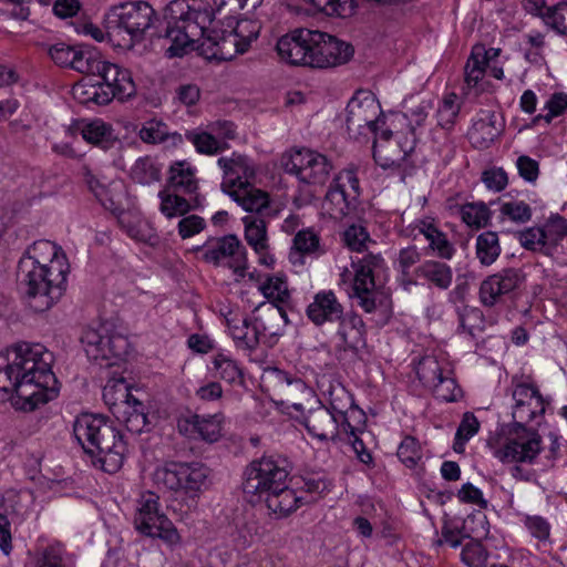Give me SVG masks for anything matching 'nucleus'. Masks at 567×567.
<instances>
[{"label": "nucleus", "instance_id": "79ce46f5", "mask_svg": "<svg viewBox=\"0 0 567 567\" xmlns=\"http://www.w3.org/2000/svg\"><path fill=\"white\" fill-rule=\"evenodd\" d=\"M131 394L124 379L110 380L103 388V400L113 415L120 406H124Z\"/></svg>", "mask_w": 567, "mask_h": 567}, {"label": "nucleus", "instance_id": "bf43d9fd", "mask_svg": "<svg viewBox=\"0 0 567 567\" xmlns=\"http://www.w3.org/2000/svg\"><path fill=\"white\" fill-rule=\"evenodd\" d=\"M420 381L432 389L444 377L443 369L434 358L423 359L416 370Z\"/></svg>", "mask_w": 567, "mask_h": 567}, {"label": "nucleus", "instance_id": "c756f323", "mask_svg": "<svg viewBox=\"0 0 567 567\" xmlns=\"http://www.w3.org/2000/svg\"><path fill=\"white\" fill-rule=\"evenodd\" d=\"M261 498L265 499L267 507L279 517H286L296 511L301 501L295 489L288 487L287 482Z\"/></svg>", "mask_w": 567, "mask_h": 567}, {"label": "nucleus", "instance_id": "9b49d317", "mask_svg": "<svg viewBox=\"0 0 567 567\" xmlns=\"http://www.w3.org/2000/svg\"><path fill=\"white\" fill-rule=\"evenodd\" d=\"M542 450V436L536 430L514 424L511 435L495 450L494 456L502 463L533 464Z\"/></svg>", "mask_w": 567, "mask_h": 567}, {"label": "nucleus", "instance_id": "f704fd0d", "mask_svg": "<svg viewBox=\"0 0 567 567\" xmlns=\"http://www.w3.org/2000/svg\"><path fill=\"white\" fill-rule=\"evenodd\" d=\"M32 567H74V561L60 544H52L38 550Z\"/></svg>", "mask_w": 567, "mask_h": 567}, {"label": "nucleus", "instance_id": "864d4df0", "mask_svg": "<svg viewBox=\"0 0 567 567\" xmlns=\"http://www.w3.org/2000/svg\"><path fill=\"white\" fill-rule=\"evenodd\" d=\"M480 430V422L472 412L463 414L461 423L456 430L453 449L460 453L464 451V445L470 441Z\"/></svg>", "mask_w": 567, "mask_h": 567}, {"label": "nucleus", "instance_id": "7c9ffc66", "mask_svg": "<svg viewBox=\"0 0 567 567\" xmlns=\"http://www.w3.org/2000/svg\"><path fill=\"white\" fill-rule=\"evenodd\" d=\"M259 313L254 317L252 322L255 324V330L257 336L259 337V342L261 340L272 339L282 334V315L281 310L276 309L275 307H267L266 309H261L260 307L257 309Z\"/></svg>", "mask_w": 567, "mask_h": 567}, {"label": "nucleus", "instance_id": "c03bdc74", "mask_svg": "<svg viewBox=\"0 0 567 567\" xmlns=\"http://www.w3.org/2000/svg\"><path fill=\"white\" fill-rule=\"evenodd\" d=\"M158 196L161 198L159 210L167 218L184 216L192 208L199 205L197 198L195 199V205L192 206L190 203L184 197L176 194H167L165 190L159 192Z\"/></svg>", "mask_w": 567, "mask_h": 567}, {"label": "nucleus", "instance_id": "9d476101", "mask_svg": "<svg viewBox=\"0 0 567 567\" xmlns=\"http://www.w3.org/2000/svg\"><path fill=\"white\" fill-rule=\"evenodd\" d=\"M284 171L293 175L300 183L313 186L324 185L333 169L332 162L312 150H297L282 161Z\"/></svg>", "mask_w": 567, "mask_h": 567}, {"label": "nucleus", "instance_id": "13d9d810", "mask_svg": "<svg viewBox=\"0 0 567 567\" xmlns=\"http://www.w3.org/2000/svg\"><path fill=\"white\" fill-rule=\"evenodd\" d=\"M544 23L561 35L567 37V2H560L546 9Z\"/></svg>", "mask_w": 567, "mask_h": 567}, {"label": "nucleus", "instance_id": "2f4dec72", "mask_svg": "<svg viewBox=\"0 0 567 567\" xmlns=\"http://www.w3.org/2000/svg\"><path fill=\"white\" fill-rule=\"evenodd\" d=\"M351 200L353 199L349 190L332 181L324 196L323 207L331 217L341 218L349 213Z\"/></svg>", "mask_w": 567, "mask_h": 567}, {"label": "nucleus", "instance_id": "f3484780", "mask_svg": "<svg viewBox=\"0 0 567 567\" xmlns=\"http://www.w3.org/2000/svg\"><path fill=\"white\" fill-rule=\"evenodd\" d=\"M526 280L520 268H506L488 276L481 282L480 301L485 307H494L504 296L518 290Z\"/></svg>", "mask_w": 567, "mask_h": 567}, {"label": "nucleus", "instance_id": "1a4fd4ad", "mask_svg": "<svg viewBox=\"0 0 567 567\" xmlns=\"http://www.w3.org/2000/svg\"><path fill=\"white\" fill-rule=\"evenodd\" d=\"M208 476V468L200 463H172L155 472V480L168 489L183 492L192 504L195 505V498L205 484Z\"/></svg>", "mask_w": 567, "mask_h": 567}, {"label": "nucleus", "instance_id": "ea45409f", "mask_svg": "<svg viewBox=\"0 0 567 567\" xmlns=\"http://www.w3.org/2000/svg\"><path fill=\"white\" fill-rule=\"evenodd\" d=\"M82 137L104 150L110 148L114 143L113 130L101 120H94L82 128Z\"/></svg>", "mask_w": 567, "mask_h": 567}, {"label": "nucleus", "instance_id": "f03ea898", "mask_svg": "<svg viewBox=\"0 0 567 567\" xmlns=\"http://www.w3.org/2000/svg\"><path fill=\"white\" fill-rule=\"evenodd\" d=\"M54 357L43 344L20 342L0 355V401L13 400L23 411H33L55 399L58 380Z\"/></svg>", "mask_w": 567, "mask_h": 567}, {"label": "nucleus", "instance_id": "6e6d98bb", "mask_svg": "<svg viewBox=\"0 0 567 567\" xmlns=\"http://www.w3.org/2000/svg\"><path fill=\"white\" fill-rule=\"evenodd\" d=\"M293 248L301 255L324 254L320 246V237L312 229L299 230L293 238Z\"/></svg>", "mask_w": 567, "mask_h": 567}, {"label": "nucleus", "instance_id": "58836bf2", "mask_svg": "<svg viewBox=\"0 0 567 567\" xmlns=\"http://www.w3.org/2000/svg\"><path fill=\"white\" fill-rule=\"evenodd\" d=\"M223 25L234 30L241 51H247L251 42L258 38L259 27L251 20L238 21L235 17L228 16L223 20Z\"/></svg>", "mask_w": 567, "mask_h": 567}, {"label": "nucleus", "instance_id": "72a5a7b5", "mask_svg": "<svg viewBox=\"0 0 567 567\" xmlns=\"http://www.w3.org/2000/svg\"><path fill=\"white\" fill-rule=\"evenodd\" d=\"M236 203H238L245 210L250 213H261L268 208L269 198L267 193L255 189L250 186H244L243 189H233L228 194Z\"/></svg>", "mask_w": 567, "mask_h": 567}, {"label": "nucleus", "instance_id": "20e7f679", "mask_svg": "<svg viewBox=\"0 0 567 567\" xmlns=\"http://www.w3.org/2000/svg\"><path fill=\"white\" fill-rule=\"evenodd\" d=\"M68 267L45 268L29 261H19L17 280L31 310L44 312L63 296L66 289Z\"/></svg>", "mask_w": 567, "mask_h": 567}, {"label": "nucleus", "instance_id": "a19ab883", "mask_svg": "<svg viewBox=\"0 0 567 567\" xmlns=\"http://www.w3.org/2000/svg\"><path fill=\"white\" fill-rule=\"evenodd\" d=\"M462 220L470 227L480 229L489 224L492 213L483 202L466 203L461 206Z\"/></svg>", "mask_w": 567, "mask_h": 567}, {"label": "nucleus", "instance_id": "dca6fc26", "mask_svg": "<svg viewBox=\"0 0 567 567\" xmlns=\"http://www.w3.org/2000/svg\"><path fill=\"white\" fill-rule=\"evenodd\" d=\"M81 341L89 359L106 361V365H114L127 352L128 341L121 334L109 333L107 329H87Z\"/></svg>", "mask_w": 567, "mask_h": 567}, {"label": "nucleus", "instance_id": "6ab92c4d", "mask_svg": "<svg viewBox=\"0 0 567 567\" xmlns=\"http://www.w3.org/2000/svg\"><path fill=\"white\" fill-rule=\"evenodd\" d=\"M313 31L295 29L280 37L276 45L280 59L291 65L309 66Z\"/></svg>", "mask_w": 567, "mask_h": 567}, {"label": "nucleus", "instance_id": "37998d69", "mask_svg": "<svg viewBox=\"0 0 567 567\" xmlns=\"http://www.w3.org/2000/svg\"><path fill=\"white\" fill-rule=\"evenodd\" d=\"M131 177L136 183L150 185L161 179V167L152 157H140L131 168Z\"/></svg>", "mask_w": 567, "mask_h": 567}, {"label": "nucleus", "instance_id": "4d7b16f0", "mask_svg": "<svg viewBox=\"0 0 567 567\" xmlns=\"http://www.w3.org/2000/svg\"><path fill=\"white\" fill-rule=\"evenodd\" d=\"M342 241L350 250L362 252L371 238L367 229L361 225H351L342 234Z\"/></svg>", "mask_w": 567, "mask_h": 567}, {"label": "nucleus", "instance_id": "aec40b11", "mask_svg": "<svg viewBox=\"0 0 567 567\" xmlns=\"http://www.w3.org/2000/svg\"><path fill=\"white\" fill-rule=\"evenodd\" d=\"M224 416L220 413L214 415L188 414L177 421L178 432L188 439H200L214 443L221 436Z\"/></svg>", "mask_w": 567, "mask_h": 567}, {"label": "nucleus", "instance_id": "c9c22d12", "mask_svg": "<svg viewBox=\"0 0 567 567\" xmlns=\"http://www.w3.org/2000/svg\"><path fill=\"white\" fill-rule=\"evenodd\" d=\"M245 225V238L257 254L268 249L267 227L262 218L257 215H248L243 218Z\"/></svg>", "mask_w": 567, "mask_h": 567}, {"label": "nucleus", "instance_id": "49530a36", "mask_svg": "<svg viewBox=\"0 0 567 567\" xmlns=\"http://www.w3.org/2000/svg\"><path fill=\"white\" fill-rule=\"evenodd\" d=\"M237 347L246 350H255L259 344V337L255 330L252 320L244 317L238 326H233L230 332Z\"/></svg>", "mask_w": 567, "mask_h": 567}, {"label": "nucleus", "instance_id": "6e6552de", "mask_svg": "<svg viewBox=\"0 0 567 567\" xmlns=\"http://www.w3.org/2000/svg\"><path fill=\"white\" fill-rule=\"evenodd\" d=\"M382 114L375 97L369 93H357L346 109V126L353 140L377 136Z\"/></svg>", "mask_w": 567, "mask_h": 567}, {"label": "nucleus", "instance_id": "a878e982", "mask_svg": "<svg viewBox=\"0 0 567 567\" xmlns=\"http://www.w3.org/2000/svg\"><path fill=\"white\" fill-rule=\"evenodd\" d=\"M19 261H29L32 265L45 268H54L58 264L69 268L68 260L62 249L50 240L34 241Z\"/></svg>", "mask_w": 567, "mask_h": 567}, {"label": "nucleus", "instance_id": "423d86ee", "mask_svg": "<svg viewBox=\"0 0 567 567\" xmlns=\"http://www.w3.org/2000/svg\"><path fill=\"white\" fill-rule=\"evenodd\" d=\"M384 259L380 254H367L362 258L352 259L350 271L344 268L340 274L341 282L351 281V297L358 299V305L368 313L375 311L378 306V292L374 276L384 268Z\"/></svg>", "mask_w": 567, "mask_h": 567}, {"label": "nucleus", "instance_id": "e433bc0d", "mask_svg": "<svg viewBox=\"0 0 567 567\" xmlns=\"http://www.w3.org/2000/svg\"><path fill=\"white\" fill-rule=\"evenodd\" d=\"M476 257L484 266H489L496 261L501 255V245L496 231L486 230L476 238Z\"/></svg>", "mask_w": 567, "mask_h": 567}, {"label": "nucleus", "instance_id": "f8f14e48", "mask_svg": "<svg viewBox=\"0 0 567 567\" xmlns=\"http://www.w3.org/2000/svg\"><path fill=\"white\" fill-rule=\"evenodd\" d=\"M134 525L141 534L161 538L169 546L181 542L174 524L164 514H159L157 497L152 493L142 498L134 517Z\"/></svg>", "mask_w": 567, "mask_h": 567}, {"label": "nucleus", "instance_id": "473e14b6", "mask_svg": "<svg viewBox=\"0 0 567 567\" xmlns=\"http://www.w3.org/2000/svg\"><path fill=\"white\" fill-rule=\"evenodd\" d=\"M168 185L174 190H181L186 194L194 193L197 189L195 171L186 161H179L169 167Z\"/></svg>", "mask_w": 567, "mask_h": 567}, {"label": "nucleus", "instance_id": "2eb2a0df", "mask_svg": "<svg viewBox=\"0 0 567 567\" xmlns=\"http://www.w3.org/2000/svg\"><path fill=\"white\" fill-rule=\"evenodd\" d=\"M310 52V68L330 69L348 63L354 54V48L334 35L315 30Z\"/></svg>", "mask_w": 567, "mask_h": 567}, {"label": "nucleus", "instance_id": "a211bd4d", "mask_svg": "<svg viewBox=\"0 0 567 567\" xmlns=\"http://www.w3.org/2000/svg\"><path fill=\"white\" fill-rule=\"evenodd\" d=\"M512 383V398L515 401L513 406L515 424L525 425V423L545 413V401L536 385L524 382L515 383V380Z\"/></svg>", "mask_w": 567, "mask_h": 567}, {"label": "nucleus", "instance_id": "5701e85b", "mask_svg": "<svg viewBox=\"0 0 567 567\" xmlns=\"http://www.w3.org/2000/svg\"><path fill=\"white\" fill-rule=\"evenodd\" d=\"M344 310L332 290H321L313 296L307 306L306 316L317 327L334 323Z\"/></svg>", "mask_w": 567, "mask_h": 567}, {"label": "nucleus", "instance_id": "393cba45", "mask_svg": "<svg viewBox=\"0 0 567 567\" xmlns=\"http://www.w3.org/2000/svg\"><path fill=\"white\" fill-rule=\"evenodd\" d=\"M502 120L492 110H481L474 121L468 137L476 148H487L502 132Z\"/></svg>", "mask_w": 567, "mask_h": 567}, {"label": "nucleus", "instance_id": "a18cd8bd", "mask_svg": "<svg viewBox=\"0 0 567 567\" xmlns=\"http://www.w3.org/2000/svg\"><path fill=\"white\" fill-rule=\"evenodd\" d=\"M213 370L216 372L215 377L230 383L243 382V371L238 363L231 358L219 353L213 359Z\"/></svg>", "mask_w": 567, "mask_h": 567}, {"label": "nucleus", "instance_id": "b1692460", "mask_svg": "<svg viewBox=\"0 0 567 567\" xmlns=\"http://www.w3.org/2000/svg\"><path fill=\"white\" fill-rule=\"evenodd\" d=\"M334 323H337L336 338L340 348L358 350L365 346V324L359 315L343 310Z\"/></svg>", "mask_w": 567, "mask_h": 567}, {"label": "nucleus", "instance_id": "4468645a", "mask_svg": "<svg viewBox=\"0 0 567 567\" xmlns=\"http://www.w3.org/2000/svg\"><path fill=\"white\" fill-rule=\"evenodd\" d=\"M203 6L210 13V22L205 27L203 37L194 42V47L190 51L200 49L208 58L223 61L231 60L237 54L245 53L246 51L240 50L241 45H239V40L236 34H234V30L223 25V21L209 28L213 23V12L204 3Z\"/></svg>", "mask_w": 567, "mask_h": 567}, {"label": "nucleus", "instance_id": "69168bd1", "mask_svg": "<svg viewBox=\"0 0 567 567\" xmlns=\"http://www.w3.org/2000/svg\"><path fill=\"white\" fill-rule=\"evenodd\" d=\"M518 239L520 245L528 250L539 251L546 255V244L543 229L539 227H530L519 231Z\"/></svg>", "mask_w": 567, "mask_h": 567}, {"label": "nucleus", "instance_id": "0e129e2a", "mask_svg": "<svg viewBox=\"0 0 567 567\" xmlns=\"http://www.w3.org/2000/svg\"><path fill=\"white\" fill-rule=\"evenodd\" d=\"M484 315L478 308L466 309L460 315V328L472 337L484 330Z\"/></svg>", "mask_w": 567, "mask_h": 567}, {"label": "nucleus", "instance_id": "c85d7f7f", "mask_svg": "<svg viewBox=\"0 0 567 567\" xmlns=\"http://www.w3.org/2000/svg\"><path fill=\"white\" fill-rule=\"evenodd\" d=\"M138 137L146 144L168 143L178 146L183 143L182 134L169 132L167 124L157 118L144 122L138 130Z\"/></svg>", "mask_w": 567, "mask_h": 567}, {"label": "nucleus", "instance_id": "7ed1b4c3", "mask_svg": "<svg viewBox=\"0 0 567 567\" xmlns=\"http://www.w3.org/2000/svg\"><path fill=\"white\" fill-rule=\"evenodd\" d=\"M73 435L94 467L116 473L127 451L121 432L103 415L83 413L74 420Z\"/></svg>", "mask_w": 567, "mask_h": 567}, {"label": "nucleus", "instance_id": "338daca9", "mask_svg": "<svg viewBox=\"0 0 567 567\" xmlns=\"http://www.w3.org/2000/svg\"><path fill=\"white\" fill-rule=\"evenodd\" d=\"M340 416L342 417V430L346 433H349L352 436L351 445L359 460L364 464H370L372 462L371 454L367 451L363 441L357 435L358 429H355L348 420V414L344 412H340Z\"/></svg>", "mask_w": 567, "mask_h": 567}, {"label": "nucleus", "instance_id": "0eeeda50", "mask_svg": "<svg viewBox=\"0 0 567 567\" xmlns=\"http://www.w3.org/2000/svg\"><path fill=\"white\" fill-rule=\"evenodd\" d=\"M289 462L280 455H264L252 461L245 471L243 489L245 494L259 498L288 481Z\"/></svg>", "mask_w": 567, "mask_h": 567}, {"label": "nucleus", "instance_id": "cd10ccee", "mask_svg": "<svg viewBox=\"0 0 567 567\" xmlns=\"http://www.w3.org/2000/svg\"><path fill=\"white\" fill-rule=\"evenodd\" d=\"M415 277L425 280L440 290H446L453 281L452 268L439 260H425L414 270Z\"/></svg>", "mask_w": 567, "mask_h": 567}, {"label": "nucleus", "instance_id": "4c0bfd02", "mask_svg": "<svg viewBox=\"0 0 567 567\" xmlns=\"http://www.w3.org/2000/svg\"><path fill=\"white\" fill-rule=\"evenodd\" d=\"M542 229L546 244V256H553L567 237V221L564 217L556 215L550 217Z\"/></svg>", "mask_w": 567, "mask_h": 567}, {"label": "nucleus", "instance_id": "680f3d73", "mask_svg": "<svg viewBox=\"0 0 567 567\" xmlns=\"http://www.w3.org/2000/svg\"><path fill=\"white\" fill-rule=\"evenodd\" d=\"M488 558V551L482 543L471 540L461 553V560L468 567H484Z\"/></svg>", "mask_w": 567, "mask_h": 567}, {"label": "nucleus", "instance_id": "39448f33", "mask_svg": "<svg viewBox=\"0 0 567 567\" xmlns=\"http://www.w3.org/2000/svg\"><path fill=\"white\" fill-rule=\"evenodd\" d=\"M74 91L83 103L106 105L114 99L125 101L134 96L136 86L127 69L104 61L95 79H90L89 84L78 85Z\"/></svg>", "mask_w": 567, "mask_h": 567}, {"label": "nucleus", "instance_id": "3c124183", "mask_svg": "<svg viewBox=\"0 0 567 567\" xmlns=\"http://www.w3.org/2000/svg\"><path fill=\"white\" fill-rule=\"evenodd\" d=\"M185 137L200 154L214 155L220 153L224 150V145L218 140L204 131H187Z\"/></svg>", "mask_w": 567, "mask_h": 567}, {"label": "nucleus", "instance_id": "412c9836", "mask_svg": "<svg viewBox=\"0 0 567 567\" xmlns=\"http://www.w3.org/2000/svg\"><path fill=\"white\" fill-rule=\"evenodd\" d=\"M218 166L224 172L221 190L227 195L233 189H239L244 186H250L255 177V166L251 161L241 154L233 153L230 157L218 158Z\"/></svg>", "mask_w": 567, "mask_h": 567}, {"label": "nucleus", "instance_id": "603ef678", "mask_svg": "<svg viewBox=\"0 0 567 567\" xmlns=\"http://www.w3.org/2000/svg\"><path fill=\"white\" fill-rule=\"evenodd\" d=\"M76 55L78 56L74 58V62L71 69L80 73L91 75L92 79H95L104 63L99 53L90 50L78 49Z\"/></svg>", "mask_w": 567, "mask_h": 567}, {"label": "nucleus", "instance_id": "f257e3e1", "mask_svg": "<svg viewBox=\"0 0 567 567\" xmlns=\"http://www.w3.org/2000/svg\"><path fill=\"white\" fill-rule=\"evenodd\" d=\"M209 22L210 13L200 0H172L163 9L161 19L148 2L135 1L113 8L107 34L125 32L132 42H140L148 32L152 38L169 42L168 58H181L190 52Z\"/></svg>", "mask_w": 567, "mask_h": 567}, {"label": "nucleus", "instance_id": "774afa93", "mask_svg": "<svg viewBox=\"0 0 567 567\" xmlns=\"http://www.w3.org/2000/svg\"><path fill=\"white\" fill-rule=\"evenodd\" d=\"M76 48L63 42L53 44L49 48V55L55 64L63 68H72L76 55Z\"/></svg>", "mask_w": 567, "mask_h": 567}, {"label": "nucleus", "instance_id": "bb28decb", "mask_svg": "<svg viewBox=\"0 0 567 567\" xmlns=\"http://www.w3.org/2000/svg\"><path fill=\"white\" fill-rule=\"evenodd\" d=\"M114 416L127 431L135 434L142 433L148 424L145 404L133 394L127 398L123 408L116 410Z\"/></svg>", "mask_w": 567, "mask_h": 567}, {"label": "nucleus", "instance_id": "ddd939ff", "mask_svg": "<svg viewBox=\"0 0 567 567\" xmlns=\"http://www.w3.org/2000/svg\"><path fill=\"white\" fill-rule=\"evenodd\" d=\"M202 252V259L214 266H224L233 269L239 276L245 277L247 269L246 248L235 235H227L207 240L197 248Z\"/></svg>", "mask_w": 567, "mask_h": 567}, {"label": "nucleus", "instance_id": "4be33fe9", "mask_svg": "<svg viewBox=\"0 0 567 567\" xmlns=\"http://www.w3.org/2000/svg\"><path fill=\"white\" fill-rule=\"evenodd\" d=\"M341 410L332 405V410L319 405L311 409L303 416L302 424L312 436L321 440H334L338 435L339 426L342 427Z\"/></svg>", "mask_w": 567, "mask_h": 567}, {"label": "nucleus", "instance_id": "5fc2aeb1", "mask_svg": "<svg viewBox=\"0 0 567 567\" xmlns=\"http://www.w3.org/2000/svg\"><path fill=\"white\" fill-rule=\"evenodd\" d=\"M546 114H538L532 120V125H537L540 121L550 124L553 118L563 115L567 111V94L557 92L550 95L545 107Z\"/></svg>", "mask_w": 567, "mask_h": 567}, {"label": "nucleus", "instance_id": "8fccbe9b", "mask_svg": "<svg viewBox=\"0 0 567 567\" xmlns=\"http://www.w3.org/2000/svg\"><path fill=\"white\" fill-rule=\"evenodd\" d=\"M483 54H485L483 51V44H476L473 47L471 55L464 68V79L470 87L476 86L484 76L486 64L478 59Z\"/></svg>", "mask_w": 567, "mask_h": 567}, {"label": "nucleus", "instance_id": "052dcab7", "mask_svg": "<svg viewBox=\"0 0 567 567\" xmlns=\"http://www.w3.org/2000/svg\"><path fill=\"white\" fill-rule=\"evenodd\" d=\"M398 457L409 468H414L422 458L419 442L413 436H405L398 447Z\"/></svg>", "mask_w": 567, "mask_h": 567}, {"label": "nucleus", "instance_id": "e2e57ef3", "mask_svg": "<svg viewBox=\"0 0 567 567\" xmlns=\"http://www.w3.org/2000/svg\"><path fill=\"white\" fill-rule=\"evenodd\" d=\"M501 215L517 224H524L532 218V208L525 202H506L501 205Z\"/></svg>", "mask_w": 567, "mask_h": 567}, {"label": "nucleus", "instance_id": "09e8293b", "mask_svg": "<svg viewBox=\"0 0 567 567\" xmlns=\"http://www.w3.org/2000/svg\"><path fill=\"white\" fill-rule=\"evenodd\" d=\"M259 289L265 298L274 303H284L289 299L288 285L284 275L268 276Z\"/></svg>", "mask_w": 567, "mask_h": 567}, {"label": "nucleus", "instance_id": "de8ad7c7", "mask_svg": "<svg viewBox=\"0 0 567 567\" xmlns=\"http://www.w3.org/2000/svg\"><path fill=\"white\" fill-rule=\"evenodd\" d=\"M460 111L461 104L457 102V95L455 93L446 94L436 111L439 126L446 131L452 130Z\"/></svg>", "mask_w": 567, "mask_h": 567}]
</instances>
